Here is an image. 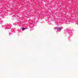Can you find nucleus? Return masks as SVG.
<instances>
[{
    "label": "nucleus",
    "instance_id": "obj_2",
    "mask_svg": "<svg viewBox=\"0 0 78 78\" xmlns=\"http://www.w3.org/2000/svg\"><path fill=\"white\" fill-rule=\"evenodd\" d=\"M58 29H59V30H60L61 31V30H62V29H61L60 28H59V27H58Z\"/></svg>",
    "mask_w": 78,
    "mask_h": 78
},
{
    "label": "nucleus",
    "instance_id": "obj_1",
    "mask_svg": "<svg viewBox=\"0 0 78 78\" xmlns=\"http://www.w3.org/2000/svg\"><path fill=\"white\" fill-rule=\"evenodd\" d=\"M22 30H23V31H24V30H25V29L24 27H23L22 28Z\"/></svg>",
    "mask_w": 78,
    "mask_h": 78
},
{
    "label": "nucleus",
    "instance_id": "obj_3",
    "mask_svg": "<svg viewBox=\"0 0 78 78\" xmlns=\"http://www.w3.org/2000/svg\"><path fill=\"white\" fill-rule=\"evenodd\" d=\"M25 29H25H27V28H24Z\"/></svg>",
    "mask_w": 78,
    "mask_h": 78
}]
</instances>
